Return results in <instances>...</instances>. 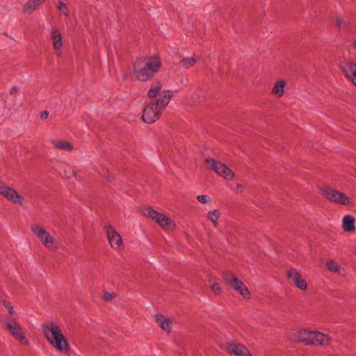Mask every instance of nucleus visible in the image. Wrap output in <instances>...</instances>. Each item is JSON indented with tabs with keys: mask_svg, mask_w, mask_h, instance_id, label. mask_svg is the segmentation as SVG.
Wrapping results in <instances>:
<instances>
[{
	"mask_svg": "<svg viewBox=\"0 0 356 356\" xmlns=\"http://www.w3.org/2000/svg\"><path fill=\"white\" fill-rule=\"evenodd\" d=\"M353 45H354L355 47H356V41L353 42Z\"/></svg>",
	"mask_w": 356,
	"mask_h": 356,
	"instance_id": "obj_38",
	"label": "nucleus"
},
{
	"mask_svg": "<svg viewBox=\"0 0 356 356\" xmlns=\"http://www.w3.org/2000/svg\"><path fill=\"white\" fill-rule=\"evenodd\" d=\"M225 282L229 284L234 291L241 294L245 299L250 298V291L243 282L239 280L232 272H226L223 274Z\"/></svg>",
	"mask_w": 356,
	"mask_h": 356,
	"instance_id": "obj_4",
	"label": "nucleus"
},
{
	"mask_svg": "<svg viewBox=\"0 0 356 356\" xmlns=\"http://www.w3.org/2000/svg\"><path fill=\"white\" fill-rule=\"evenodd\" d=\"M286 275L289 279L291 284L295 285L300 290L305 291L307 289L306 281L302 277L300 273L294 268H291L286 271Z\"/></svg>",
	"mask_w": 356,
	"mask_h": 356,
	"instance_id": "obj_15",
	"label": "nucleus"
},
{
	"mask_svg": "<svg viewBox=\"0 0 356 356\" xmlns=\"http://www.w3.org/2000/svg\"><path fill=\"white\" fill-rule=\"evenodd\" d=\"M0 194L15 204H21L24 198L15 189L0 181Z\"/></svg>",
	"mask_w": 356,
	"mask_h": 356,
	"instance_id": "obj_12",
	"label": "nucleus"
},
{
	"mask_svg": "<svg viewBox=\"0 0 356 356\" xmlns=\"http://www.w3.org/2000/svg\"><path fill=\"white\" fill-rule=\"evenodd\" d=\"M161 67V60L159 56H154L138 58L134 63V75L140 81L151 79Z\"/></svg>",
	"mask_w": 356,
	"mask_h": 356,
	"instance_id": "obj_1",
	"label": "nucleus"
},
{
	"mask_svg": "<svg viewBox=\"0 0 356 356\" xmlns=\"http://www.w3.org/2000/svg\"><path fill=\"white\" fill-rule=\"evenodd\" d=\"M49 116V112L47 111H44L40 113V118L42 119H47Z\"/></svg>",
	"mask_w": 356,
	"mask_h": 356,
	"instance_id": "obj_36",
	"label": "nucleus"
},
{
	"mask_svg": "<svg viewBox=\"0 0 356 356\" xmlns=\"http://www.w3.org/2000/svg\"><path fill=\"white\" fill-rule=\"evenodd\" d=\"M205 163L209 170L214 171L224 179L232 180L234 178V173L225 163L210 157L205 159Z\"/></svg>",
	"mask_w": 356,
	"mask_h": 356,
	"instance_id": "obj_5",
	"label": "nucleus"
},
{
	"mask_svg": "<svg viewBox=\"0 0 356 356\" xmlns=\"http://www.w3.org/2000/svg\"><path fill=\"white\" fill-rule=\"evenodd\" d=\"M344 23L345 22L342 17H337L335 18V24L338 28L341 29Z\"/></svg>",
	"mask_w": 356,
	"mask_h": 356,
	"instance_id": "obj_34",
	"label": "nucleus"
},
{
	"mask_svg": "<svg viewBox=\"0 0 356 356\" xmlns=\"http://www.w3.org/2000/svg\"><path fill=\"white\" fill-rule=\"evenodd\" d=\"M30 229L47 248L50 250H54L58 248L55 238L51 236L43 227L38 225H32Z\"/></svg>",
	"mask_w": 356,
	"mask_h": 356,
	"instance_id": "obj_7",
	"label": "nucleus"
},
{
	"mask_svg": "<svg viewBox=\"0 0 356 356\" xmlns=\"http://www.w3.org/2000/svg\"><path fill=\"white\" fill-rule=\"evenodd\" d=\"M172 95L173 94L172 91L163 90L159 94V99L153 102L156 104L160 110H162L169 104Z\"/></svg>",
	"mask_w": 356,
	"mask_h": 356,
	"instance_id": "obj_17",
	"label": "nucleus"
},
{
	"mask_svg": "<svg viewBox=\"0 0 356 356\" xmlns=\"http://www.w3.org/2000/svg\"><path fill=\"white\" fill-rule=\"evenodd\" d=\"M161 111L156 104L152 102L144 108L142 119L145 122L152 124L159 118Z\"/></svg>",
	"mask_w": 356,
	"mask_h": 356,
	"instance_id": "obj_9",
	"label": "nucleus"
},
{
	"mask_svg": "<svg viewBox=\"0 0 356 356\" xmlns=\"http://www.w3.org/2000/svg\"><path fill=\"white\" fill-rule=\"evenodd\" d=\"M2 305L4 306V307L7 309L8 314L10 315H14L16 312L14 309V307L12 306L11 303L9 301L7 300H3Z\"/></svg>",
	"mask_w": 356,
	"mask_h": 356,
	"instance_id": "obj_30",
	"label": "nucleus"
},
{
	"mask_svg": "<svg viewBox=\"0 0 356 356\" xmlns=\"http://www.w3.org/2000/svg\"><path fill=\"white\" fill-rule=\"evenodd\" d=\"M285 86L286 82L284 80H279L274 85L272 93L277 95V97H282L284 95Z\"/></svg>",
	"mask_w": 356,
	"mask_h": 356,
	"instance_id": "obj_23",
	"label": "nucleus"
},
{
	"mask_svg": "<svg viewBox=\"0 0 356 356\" xmlns=\"http://www.w3.org/2000/svg\"><path fill=\"white\" fill-rule=\"evenodd\" d=\"M51 144L58 149L67 152H71L74 149L72 144L66 140H52Z\"/></svg>",
	"mask_w": 356,
	"mask_h": 356,
	"instance_id": "obj_22",
	"label": "nucleus"
},
{
	"mask_svg": "<svg viewBox=\"0 0 356 356\" xmlns=\"http://www.w3.org/2000/svg\"><path fill=\"white\" fill-rule=\"evenodd\" d=\"M104 229L106 232L107 239L110 245L116 250L122 247L123 241L120 234L111 225H106Z\"/></svg>",
	"mask_w": 356,
	"mask_h": 356,
	"instance_id": "obj_11",
	"label": "nucleus"
},
{
	"mask_svg": "<svg viewBox=\"0 0 356 356\" xmlns=\"http://www.w3.org/2000/svg\"><path fill=\"white\" fill-rule=\"evenodd\" d=\"M230 355L236 356H252L250 350L242 343L234 341L227 342L222 347Z\"/></svg>",
	"mask_w": 356,
	"mask_h": 356,
	"instance_id": "obj_10",
	"label": "nucleus"
},
{
	"mask_svg": "<svg viewBox=\"0 0 356 356\" xmlns=\"http://www.w3.org/2000/svg\"><path fill=\"white\" fill-rule=\"evenodd\" d=\"M312 331L309 329L299 328L295 331L294 337L298 342L307 345Z\"/></svg>",
	"mask_w": 356,
	"mask_h": 356,
	"instance_id": "obj_19",
	"label": "nucleus"
},
{
	"mask_svg": "<svg viewBox=\"0 0 356 356\" xmlns=\"http://www.w3.org/2000/svg\"><path fill=\"white\" fill-rule=\"evenodd\" d=\"M3 323L5 325L6 330L14 337L18 340L21 343L28 345L29 340L26 337L22 327L17 322L15 318H4Z\"/></svg>",
	"mask_w": 356,
	"mask_h": 356,
	"instance_id": "obj_3",
	"label": "nucleus"
},
{
	"mask_svg": "<svg viewBox=\"0 0 356 356\" xmlns=\"http://www.w3.org/2000/svg\"><path fill=\"white\" fill-rule=\"evenodd\" d=\"M207 218L213 223L215 227L218 225V219L220 216V212L218 209L210 211L207 213Z\"/></svg>",
	"mask_w": 356,
	"mask_h": 356,
	"instance_id": "obj_26",
	"label": "nucleus"
},
{
	"mask_svg": "<svg viewBox=\"0 0 356 356\" xmlns=\"http://www.w3.org/2000/svg\"><path fill=\"white\" fill-rule=\"evenodd\" d=\"M42 331L47 341L57 351L70 355V345L58 325L52 322L43 324Z\"/></svg>",
	"mask_w": 356,
	"mask_h": 356,
	"instance_id": "obj_2",
	"label": "nucleus"
},
{
	"mask_svg": "<svg viewBox=\"0 0 356 356\" xmlns=\"http://www.w3.org/2000/svg\"><path fill=\"white\" fill-rule=\"evenodd\" d=\"M18 91H19L18 87L15 86H13V88H11V89L10 90L9 94L10 95H13L18 92Z\"/></svg>",
	"mask_w": 356,
	"mask_h": 356,
	"instance_id": "obj_35",
	"label": "nucleus"
},
{
	"mask_svg": "<svg viewBox=\"0 0 356 356\" xmlns=\"http://www.w3.org/2000/svg\"><path fill=\"white\" fill-rule=\"evenodd\" d=\"M57 8L65 16L68 17L70 15L69 8L67 5L65 4L64 2L59 1L58 3Z\"/></svg>",
	"mask_w": 356,
	"mask_h": 356,
	"instance_id": "obj_27",
	"label": "nucleus"
},
{
	"mask_svg": "<svg viewBox=\"0 0 356 356\" xmlns=\"http://www.w3.org/2000/svg\"><path fill=\"white\" fill-rule=\"evenodd\" d=\"M197 59L194 57H184L178 63V66L184 69H189L197 63Z\"/></svg>",
	"mask_w": 356,
	"mask_h": 356,
	"instance_id": "obj_25",
	"label": "nucleus"
},
{
	"mask_svg": "<svg viewBox=\"0 0 356 356\" xmlns=\"http://www.w3.org/2000/svg\"><path fill=\"white\" fill-rule=\"evenodd\" d=\"M340 69L345 76L356 86V63L350 59L344 60L340 65Z\"/></svg>",
	"mask_w": 356,
	"mask_h": 356,
	"instance_id": "obj_14",
	"label": "nucleus"
},
{
	"mask_svg": "<svg viewBox=\"0 0 356 356\" xmlns=\"http://www.w3.org/2000/svg\"><path fill=\"white\" fill-rule=\"evenodd\" d=\"M142 213L157 222L161 227L166 228L172 223L171 219L168 218L163 213L154 210L150 207H146L143 209Z\"/></svg>",
	"mask_w": 356,
	"mask_h": 356,
	"instance_id": "obj_8",
	"label": "nucleus"
},
{
	"mask_svg": "<svg viewBox=\"0 0 356 356\" xmlns=\"http://www.w3.org/2000/svg\"><path fill=\"white\" fill-rule=\"evenodd\" d=\"M115 298V295L113 293H111L108 291H105L103 293V300L106 302L111 301Z\"/></svg>",
	"mask_w": 356,
	"mask_h": 356,
	"instance_id": "obj_33",
	"label": "nucleus"
},
{
	"mask_svg": "<svg viewBox=\"0 0 356 356\" xmlns=\"http://www.w3.org/2000/svg\"><path fill=\"white\" fill-rule=\"evenodd\" d=\"M162 88V83L160 81L152 83L149 90L147 91V97L150 99L156 97Z\"/></svg>",
	"mask_w": 356,
	"mask_h": 356,
	"instance_id": "obj_24",
	"label": "nucleus"
},
{
	"mask_svg": "<svg viewBox=\"0 0 356 356\" xmlns=\"http://www.w3.org/2000/svg\"><path fill=\"white\" fill-rule=\"evenodd\" d=\"M342 227L346 232H353L355 230V218L351 215H346L342 220Z\"/></svg>",
	"mask_w": 356,
	"mask_h": 356,
	"instance_id": "obj_21",
	"label": "nucleus"
},
{
	"mask_svg": "<svg viewBox=\"0 0 356 356\" xmlns=\"http://www.w3.org/2000/svg\"><path fill=\"white\" fill-rule=\"evenodd\" d=\"M242 186H242L241 184H237V188H242Z\"/></svg>",
	"mask_w": 356,
	"mask_h": 356,
	"instance_id": "obj_37",
	"label": "nucleus"
},
{
	"mask_svg": "<svg viewBox=\"0 0 356 356\" xmlns=\"http://www.w3.org/2000/svg\"><path fill=\"white\" fill-rule=\"evenodd\" d=\"M198 202L202 204H206L209 202L210 197L206 195H200L197 197Z\"/></svg>",
	"mask_w": 356,
	"mask_h": 356,
	"instance_id": "obj_32",
	"label": "nucleus"
},
{
	"mask_svg": "<svg viewBox=\"0 0 356 356\" xmlns=\"http://www.w3.org/2000/svg\"><path fill=\"white\" fill-rule=\"evenodd\" d=\"M327 268L331 272H338L340 270V266L333 260L329 261L326 264Z\"/></svg>",
	"mask_w": 356,
	"mask_h": 356,
	"instance_id": "obj_28",
	"label": "nucleus"
},
{
	"mask_svg": "<svg viewBox=\"0 0 356 356\" xmlns=\"http://www.w3.org/2000/svg\"><path fill=\"white\" fill-rule=\"evenodd\" d=\"M44 2L45 0H29L24 5L23 10L25 13L31 14L39 9Z\"/></svg>",
	"mask_w": 356,
	"mask_h": 356,
	"instance_id": "obj_20",
	"label": "nucleus"
},
{
	"mask_svg": "<svg viewBox=\"0 0 356 356\" xmlns=\"http://www.w3.org/2000/svg\"><path fill=\"white\" fill-rule=\"evenodd\" d=\"M63 174L65 177L67 179H71L72 177H76V172L72 169L70 167H67L63 170Z\"/></svg>",
	"mask_w": 356,
	"mask_h": 356,
	"instance_id": "obj_29",
	"label": "nucleus"
},
{
	"mask_svg": "<svg viewBox=\"0 0 356 356\" xmlns=\"http://www.w3.org/2000/svg\"><path fill=\"white\" fill-rule=\"evenodd\" d=\"M307 345L327 346L331 343V337L318 331H312Z\"/></svg>",
	"mask_w": 356,
	"mask_h": 356,
	"instance_id": "obj_13",
	"label": "nucleus"
},
{
	"mask_svg": "<svg viewBox=\"0 0 356 356\" xmlns=\"http://www.w3.org/2000/svg\"><path fill=\"white\" fill-rule=\"evenodd\" d=\"M158 325L165 332L170 333L172 330V320L171 318L161 314H155Z\"/></svg>",
	"mask_w": 356,
	"mask_h": 356,
	"instance_id": "obj_16",
	"label": "nucleus"
},
{
	"mask_svg": "<svg viewBox=\"0 0 356 356\" xmlns=\"http://www.w3.org/2000/svg\"><path fill=\"white\" fill-rule=\"evenodd\" d=\"M53 41V48L57 51V55H60V49L63 46L62 36L60 32L57 29H54L51 33Z\"/></svg>",
	"mask_w": 356,
	"mask_h": 356,
	"instance_id": "obj_18",
	"label": "nucleus"
},
{
	"mask_svg": "<svg viewBox=\"0 0 356 356\" xmlns=\"http://www.w3.org/2000/svg\"><path fill=\"white\" fill-rule=\"evenodd\" d=\"M322 195L333 203L345 206L353 204V202L346 194L331 187H325L322 190Z\"/></svg>",
	"mask_w": 356,
	"mask_h": 356,
	"instance_id": "obj_6",
	"label": "nucleus"
},
{
	"mask_svg": "<svg viewBox=\"0 0 356 356\" xmlns=\"http://www.w3.org/2000/svg\"><path fill=\"white\" fill-rule=\"evenodd\" d=\"M211 289L216 294H220L222 292V289L218 283L214 282L211 285Z\"/></svg>",
	"mask_w": 356,
	"mask_h": 356,
	"instance_id": "obj_31",
	"label": "nucleus"
}]
</instances>
